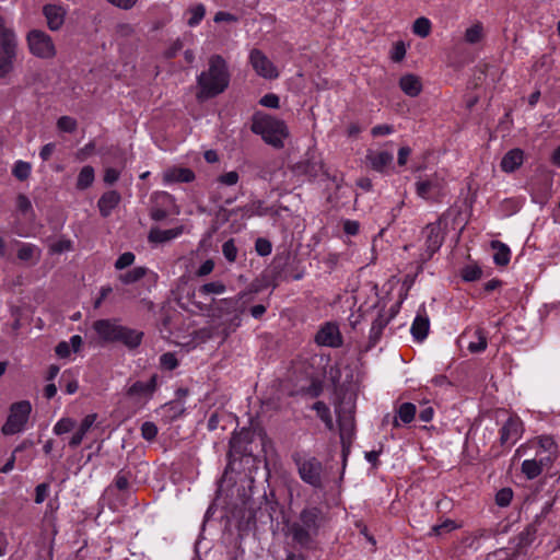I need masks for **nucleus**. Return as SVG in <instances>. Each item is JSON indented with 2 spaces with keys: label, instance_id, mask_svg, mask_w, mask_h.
Segmentation results:
<instances>
[{
  "label": "nucleus",
  "instance_id": "obj_1",
  "mask_svg": "<svg viewBox=\"0 0 560 560\" xmlns=\"http://www.w3.org/2000/svg\"><path fill=\"white\" fill-rule=\"evenodd\" d=\"M230 83V72L226 61L220 55H212L209 59L208 70L197 77L198 91L196 98L199 102L207 101L223 93Z\"/></svg>",
  "mask_w": 560,
  "mask_h": 560
},
{
  "label": "nucleus",
  "instance_id": "obj_2",
  "mask_svg": "<svg viewBox=\"0 0 560 560\" xmlns=\"http://www.w3.org/2000/svg\"><path fill=\"white\" fill-rule=\"evenodd\" d=\"M326 522L327 516L320 508L305 506L298 518L288 525V533L296 545L310 548Z\"/></svg>",
  "mask_w": 560,
  "mask_h": 560
},
{
  "label": "nucleus",
  "instance_id": "obj_3",
  "mask_svg": "<svg viewBox=\"0 0 560 560\" xmlns=\"http://www.w3.org/2000/svg\"><path fill=\"white\" fill-rule=\"evenodd\" d=\"M252 131L261 136L262 140L276 149L284 147V139L289 137L285 122L270 115H257L253 119Z\"/></svg>",
  "mask_w": 560,
  "mask_h": 560
},
{
  "label": "nucleus",
  "instance_id": "obj_4",
  "mask_svg": "<svg viewBox=\"0 0 560 560\" xmlns=\"http://www.w3.org/2000/svg\"><path fill=\"white\" fill-rule=\"evenodd\" d=\"M292 460L296 466L300 478L314 489L324 488L325 471L319 459L314 456H306L300 452L292 454Z\"/></svg>",
  "mask_w": 560,
  "mask_h": 560
},
{
  "label": "nucleus",
  "instance_id": "obj_5",
  "mask_svg": "<svg viewBox=\"0 0 560 560\" xmlns=\"http://www.w3.org/2000/svg\"><path fill=\"white\" fill-rule=\"evenodd\" d=\"M245 294H238L235 298L219 300L215 304L214 315L218 317L230 316L228 326L223 329L224 337H228L241 325V315L245 311L243 298Z\"/></svg>",
  "mask_w": 560,
  "mask_h": 560
},
{
  "label": "nucleus",
  "instance_id": "obj_6",
  "mask_svg": "<svg viewBox=\"0 0 560 560\" xmlns=\"http://www.w3.org/2000/svg\"><path fill=\"white\" fill-rule=\"evenodd\" d=\"M31 411L32 405L28 400H21L12 404L8 419L2 425V433L4 435H13L21 432L30 418Z\"/></svg>",
  "mask_w": 560,
  "mask_h": 560
},
{
  "label": "nucleus",
  "instance_id": "obj_7",
  "mask_svg": "<svg viewBox=\"0 0 560 560\" xmlns=\"http://www.w3.org/2000/svg\"><path fill=\"white\" fill-rule=\"evenodd\" d=\"M26 42L31 54L37 58L52 59L57 54L52 38L43 31H30L26 36Z\"/></svg>",
  "mask_w": 560,
  "mask_h": 560
},
{
  "label": "nucleus",
  "instance_id": "obj_8",
  "mask_svg": "<svg viewBox=\"0 0 560 560\" xmlns=\"http://www.w3.org/2000/svg\"><path fill=\"white\" fill-rule=\"evenodd\" d=\"M18 56V38L15 33L4 32L0 43V78H7L14 69Z\"/></svg>",
  "mask_w": 560,
  "mask_h": 560
},
{
  "label": "nucleus",
  "instance_id": "obj_9",
  "mask_svg": "<svg viewBox=\"0 0 560 560\" xmlns=\"http://www.w3.org/2000/svg\"><path fill=\"white\" fill-rule=\"evenodd\" d=\"M293 170L295 173L306 175L311 178H315L319 173H322L326 178L330 179L335 184L337 189L341 186L342 177L336 172L330 174L329 171L325 168L322 160L314 154L308 155L303 161L296 163Z\"/></svg>",
  "mask_w": 560,
  "mask_h": 560
},
{
  "label": "nucleus",
  "instance_id": "obj_10",
  "mask_svg": "<svg viewBox=\"0 0 560 560\" xmlns=\"http://www.w3.org/2000/svg\"><path fill=\"white\" fill-rule=\"evenodd\" d=\"M416 192L425 200L440 201L445 195V180L438 174L431 175L416 183Z\"/></svg>",
  "mask_w": 560,
  "mask_h": 560
},
{
  "label": "nucleus",
  "instance_id": "obj_11",
  "mask_svg": "<svg viewBox=\"0 0 560 560\" xmlns=\"http://www.w3.org/2000/svg\"><path fill=\"white\" fill-rule=\"evenodd\" d=\"M336 415L339 424L340 440L345 448L347 443H351L354 431L353 407L340 404L336 407Z\"/></svg>",
  "mask_w": 560,
  "mask_h": 560
},
{
  "label": "nucleus",
  "instance_id": "obj_12",
  "mask_svg": "<svg viewBox=\"0 0 560 560\" xmlns=\"http://www.w3.org/2000/svg\"><path fill=\"white\" fill-rule=\"evenodd\" d=\"M422 234L425 238V252L424 255H422V259L429 260L440 249L444 241L440 221L427 224L422 231Z\"/></svg>",
  "mask_w": 560,
  "mask_h": 560
},
{
  "label": "nucleus",
  "instance_id": "obj_13",
  "mask_svg": "<svg viewBox=\"0 0 560 560\" xmlns=\"http://www.w3.org/2000/svg\"><path fill=\"white\" fill-rule=\"evenodd\" d=\"M249 62L254 68L255 72L265 79H276L279 73L275 65L269 58L259 49L254 48L249 54Z\"/></svg>",
  "mask_w": 560,
  "mask_h": 560
},
{
  "label": "nucleus",
  "instance_id": "obj_14",
  "mask_svg": "<svg viewBox=\"0 0 560 560\" xmlns=\"http://www.w3.org/2000/svg\"><path fill=\"white\" fill-rule=\"evenodd\" d=\"M527 447H537L536 451L541 453L544 457H550V462H555L558 457V446L553 439L548 435H541L533 441H530L527 445H521L516 452L515 456H522L525 454Z\"/></svg>",
  "mask_w": 560,
  "mask_h": 560
},
{
  "label": "nucleus",
  "instance_id": "obj_15",
  "mask_svg": "<svg viewBox=\"0 0 560 560\" xmlns=\"http://www.w3.org/2000/svg\"><path fill=\"white\" fill-rule=\"evenodd\" d=\"M315 342L323 347H341L343 339L338 325L331 322H327L322 325L315 335Z\"/></svg>",
  "mask_w": 560,
  "mask_h": 560
},
{
  "label": "nucleus",
  "instance_id": "obj_16",
  "mask_svg": "<svg viewBox=\"0 0 560 560\" xmlns=\"http://www.w3.org/2000/svg\"><path fill=\"white\" fill-rule=\"evenodd\" d=\"M523 423L518 418L510 417L500 429V446L511 447L522 436Z\"/></svg>",
  "mask_w": 560,
  "mask_h": 560
},
{
  "label": "nucleus",
  "instance_id": "obj_17",
  "mask_svg": "<svg viewBox=\"0 0 560 560\" xmlns=\"http://www.w3.org/2000/svg\"><path fill=\"white\" fill-rule=\"evenodd\" d=\"M551 465L552 462H550V457H544L539 451H536L534 458L525 459L522 463L521 471L527 479L532 480L537 478L545 468H549Z\"/></svg>",
  "mask_w": 560,
  "mask_h": 560
},
{
  "label": "nucleus",
  "instance_id": "obj_18",
  "mask_svg": "<svg viewBox=\"0 0 560 560\" xmlns=\"http://www.w3.org/2000/svg\"><path fill=\"white\" fill-rule=\"evenodd\" d=\"M120 326L118 319H97L93 323V329L104 342H115Z\"/></svg>",
  "mask_w": 560,
  "mask_h": 560
},
{
  "label": "nucleus",
  "instance_id": "obj_19",
  "mask_svg": "<svg viewBox=\"0 0 560 560\" xmlns=\"http://www.w3.org/2000/svg\"><path fill=\"white\" fill-rule=\"evenodd\" d=\"M143 336V331L121 325L115 342H121L129 350H133L141 345Z\"/></svg>",
  "mask_w": 560,
  "mask_h": 560
},
{
  "label": "nucleus",
  "instance_id": "obj_20",
  "mask_svg": "<svg viewBox=\"0 0 560 560\" xmlns=\"http://www.w3.org/2000/svg\"><path fill=\"white\" fill-rule=\"evenodd\" d=\"M230 215L241 214L242 219H249L252 217H264L269 213V208L264 206L261 200H252L248 203L232 209L229 211Z\"/></svg>",
  "mask_w": 560,
  "mask_h": 560
},
{
  "label": "nucleus",
  "instance_id": "obj_21",
  "mask_svg": "<svg viewBox=\"0 0 560 560\" xmlns=\"http://www.w3.org/2000/svg\"><path fill=\"white\" fill-rule=\"evenodd\" d=\"M195 179V173L186 167H171L163 173V180L166 184L190 183Z\"/></svg>",
  "mask_w": 560,
  "mask_h": 560
},
{
  "label": "nucleus",
  "instance_id": "obj_22",
  "mask_svg": "<svg viewBox=\"0 0 560 560\" xmlns=\"http://www.w3.org/2000/svg\"><path fill=\"white\" fill-rule=\"evenodd\" d=\"M121 197L118 191L109 190L104 192L97 201L100 213L107 218L112 211L119 205Z\"/></svg>",
  "mask_w": 560,
  "mask_h": 560
},
{
  "label": "nucleus",
  "instance_id": "obj_23",
  "mask_svg": "<svg viewBox=\"0 0 560 560\" xmlns=\"http://www.w3.org/2000/svg\"><path fill=\"white\" fill-rule=\"evenodd\" d=\"M184 232V226L179 225L170 230H161L159 228H153L150 230L148 240L150 243H166L170 242Z\"/></svg>",
  "mask_w": 560,
  "mask_h": 560
},
{
  "label": "nucleus",
  "instance_id": "obj_24",
  "mask_svg": "<svg viewBox=\"0 0 560 560\" xmlns=\"http://www.w3.org/2000/svg\"><path fill=\"white\" fill-rule=\"evenodd\" d=\"M399 88L406 95L417 97L422 92V82L418 75L408 73L399 79Z\"/></svg>",
  "mask_w": 560,
  "mask_h": 560
},
{
  "label": "nucleus",
  "instance_id": "obj_25",
  "mask_svg": "<svg viewBox=\"0 0 560 560\" xmlns=\"http://www.w3.org/2000/svg\"><path fill=\"white\" fill-rule=\"evenodd\" d=\"M430 328V320L424 310L420 311L411 325V335L417 341L427 338Z\"/></svg>",
  "mask_w": 560,
  "mask_h": 560
},
{
  "label": "nucleus",
  "instance_id": "obj_26",
  "mask_svg": "<svg viewBox=\"0 0 560 560\" xmlns=\"http://www.w3.org/2000/svg\"><path fill=\"white\" fill-rule=\"evenodd\" d=\"M44 15L47 19V25L51 31H58L65 21V11L57 5L47 4L44 7Z\"/></svg>",
  "mask_w": 560,
  "mask_h": 560
},
{
  "label": "nucleus",
  "instance_id": "obj_27",
  "mask_svg": "<svg viewBox=\"0 0 560 560\" xmlns=\"http://www.w3.org/2000/svg\"><path fill=\"white\" fill-rule=\"evenodd\" d=\"M97 419L96 413H90L84 417V419L81 421L79 429L77 432L71 436L69 441V446L71 448H77L83 441V438L85 434L90 431L92 425Z\"/></svg>",
  "mask_w": 560,
  "mask_h": 560
},
{
  "label": "nucleus",
  "instance_id": "obj_28",
  "mask_svg": "<svg viewBox=\"0 0 560 560\" xmlns=\"http://www.w3.org/2000/svg\"><path fill=\"white\" fill-rule=\"evenodd\" d=\"M158 375L153 374L148 382L138 381L133 383L127 394L129 396H151L156 389Z\"/></svg>",
  "mask_w": 560,
  "mask_h": 560
},
{
  "label": "nucleus",
  "instance_id": "obj_29",
  "mask_svg": "<svg viewBox=\"0 0 560 560\" xmlns=\"http://www.w3.org/2000/svg\"><path fill=\"white\" fill-rule=\"evenodd\" d=\"M524 160V152L521 149H512L501 160V168L511 173L517 170Z\"/></svg>",
  "mask_w": 560,
  "mask_h": 560
},
{
  "label": "nucleus",
  "instance_id": "obj_30",
  "mask_svg": "<svg viewBox=\"0 0 560 560\" xmlns=\"http://www.w3.org/2000/svg\"><path fill=\"white\" fill-rule=\"evenodd\" d=\"M393 154L386 151L371 152L366 155L370 166L377 172H383L393 162Z\"/></svg>",
  "mask_w": 560,
  "mask_h": 560
},
{
  "label": "nucleus",
  "instance_id": "obj_31",
  "mask_svg": "<svg viewBox=\"0 0 560 560\" xmlns=\"http://www.w3.org/2000/svg\"><path fill=\"white\" fill-rule=\"evenodd\" d=\"M396 417L394 418L393 425L395 428H398L400 425L399 421H401L405 424L410 423L417 413L416 405L411 402H404L401 404L396 411Z\"/></svg>",
  "mask_w": 560,
  "mask_h": 560
},
{
  "label": "nucleus",
  "instance_id": "obj_32",
  "mask_svg": "<svg viewBox=\"0 0 560 560\" xmlns=\"http://www.w3.org/2000/svg\"><path fill=\"white\" fill-rule=\"evenodd\" d=\"M390 320V316H386L385 314H378L377 317L373 320L371 329H370V343L371 346H375L380 340L384 328L388 325Z\"/></svg>",
  "mask_w": 560,
  "mask_h": 560
},
{
  "label": "nucleus",
  "instance_id": "obj_33",
  "mask_svg": "<svg viewBox=\"0 0 560 560\" xmlns=\"http://www.w3.org/2000/svg\"><path fill=\"white\" fill-rule=\"evenodd\" d=\"M494 249L493 260L498 266H506L510 261L511 252L510 248L501 243L500 241H493L491 243Z\"/></svg>",
  "mask_w": 560,
  "mask_h": 560
},
{
  "label": "nucleus",
  "instance_id": "obj_34",
  "mask_svg": "<svg viewBox=\"0 0 560 560\" xmlns=\"http://www.w3.org/2000/svg\"><path fill=\"white\" fill-rule=\"evenodd\" d=\"M148 273V268L145 267H135L133 269L119 275L118 279L124 284H131L135 282L140 281L143 277H145Z\"/></svg>",
  "mask_w": 560,
  "mask_h": 560
},
{
  "label": "nucleus",
  "instance_id": "obj_35",
  "mask_svg": "<svg viewBox=\"0 0 560 560\" xmlns=\"http://www.w3.org/2000/svg\"><path fill=\"white\" fill-rule=\"evenodd\" d=\"M94 182V168L90 165L82 167L78 175L77 188L84 190L89 188Z\"/></svg>",
  "mask_w": 560,
  "mask_h": 560
},
{
  "label": "nucleus",
  "instance_id": "obj_36",
  "mask_svg": "<svg viewBox=\"0 0 560 560\" xmlns=\"http://www.w3.org/2000/svg\"><path fill=\"white\" fill-rule=\"evenodd\" d=\"M536 527L534 524L528 525L517 537V550L528 547L536 538Z\"/></svg>",
  "mask_w": 560,
  "mask_h": 560
},
{
  "label": "nucleus",
  "instance_id": "obj_37",
  "mask_svg": "<svg viewBox=\"0 0 560 560\" xmlns=\"http://www.w3.org/2000/svg\"><path fill=\"white\" fill-rule=\"evenodd\" d=\"M483 37V26L480 22L475 23L465 32V40L468 44H477Z\"/></svg>",
  "mask_w": 560,
  "mask_h": 560
},
{
  "label": "nucleus",
  "instance_id": "obj_38",
  "mask_svg": "<svg viewBox=\"0 0 560 560\" xmlns=\"http://www.w3.org/2000/svg\"><path fill=\"white\" fill-rule=\"evenodd\" d=\"M225 290H226V287L223 282L213 281V282L202 284L198 289V292L202 295H209V294H222L225 292Z\"/></svg>",
  "mask_w": 560,
  "mask_h": 560
},
{
  "label": "nucleus",
  "instance_id": "obj_39",
  "mask_svg": "<svg viewBox=\"0 0 560 560\" xmlns=\"http://www.w3.org/2000/svg\"><path fill=\"white\" fill-rule=\"evenodd\" d=\"M475 336L477 337V341L469 342L468 349L472 353L481 352L487 348V337L481 329H477Z\"/></svg>",
  "mask_w": 560,
  "mask_h": 560
},
{
  "label": "nucleus",
  "instance_id": "obj_40",
  "mask_svg": "<svg viewBox=\"0 0 560 560\" xmlns=\"http://www.w3.org/2000/svg\"><path fill=\"white\" fill-rule=\"evenodd\" d=\"M31 164L23 161H18L14 164V167L12 170V174L19 179V180H25L30 177L31 174Z\"/></svg>",
  "mask_w": 560,
  "mask_h": 560
},
{
  "label": "nucleus",
  "instance_id": "obj_41",
  "mask_svg": "<svg viewBox=\"0 0 560 560\" xmlns=\"http://www.w3.org/2000/svg\"><path fill=\"white\" fill-rule=\"evenodd\" d=\"M460 275L465 281H476L480 279L482 270L477 265H467L462 269Z\"/></svg>",
  "mask_w": 560,
  "mask_h": 560
},
{
  "label": "nucleus",
  "instance_id": "obj_42",
  "mask_svg": "<svg viewBox=\"0 0 560 560\" xmlns=\"http://www.w3.org/2000/svg\"><path fill=\"white\" fill-rule=\"evenodd\" d=\"M75 420L71 418H61L54 427V433L56 435H62L72 431L75 428Z\"/></svg>",
  "mask_w": 560,
  "mask_h": 560
},
{
  "label": "nucleus",
  "instance_id": "obj_43",
  "mask_svg": "<svg viewBox=\"0 0 560 560\" xmlns=\"http://www.w3.org/2000/svg\"><path fill=\"white\" fill-rule=\"evenodd\" d=\"M413 33L420 37H427L431 32V23L427 18H419L413 23Z\"/></svg>",
  "mask_w": 560,
  "mask_h": 560
},
{
  "label": "nucleus",
  "instance_id": "obj_44",
  "mask_svg": "<svg viewBox=\"0 0 560 560\" xmlns=\"http://www.w3.org/2000/svg\"><path fill=\"white\" fill-rule=\"evenodd\" d=\"M78 122L70 116H61L57 120V128L63 132H73L77 130Z\"/></svg>",
  "mask_w": 560,
  "mask_h": 560
},
{
  "label": "nucleus",
  "instance_id": "obj_45",
  "mask_svg": "<svg viewBox=\"0 0 560 560\" xmlns=\"http://www.w3.org/2000/svg\"><path fill=\"white\" fill-rule=\"evenodd\" d=\"M512 499H513V491L511 488H502L495 494V503L501 508L509 506Z\"/></svg>",
  "mask_w": 560,
  "mask_h": 560
},
{
  "label": "nucleus",
  "instance_id": "obj_46",
  "mask_svg": "<svg viewBox=\"0 0 560 560\" xmlns=\"http://www.w3.org/2000/svg\"><path fill=\"white\" fill-rule=\"evenodd\" d=\"M190 18L188 19V25L195 26L200 23L203 19L206 9L202 4H198L189 10Z\"/></svg>",
  "mask_w": 560,
  "mask_h": 560
},
{
  "label": "nucleus",
  "instance_id": "obj_47",
  "mask_svg": "<svg viewBox=\"0 0 560 560\" xmlns=\"http://www.w3.org/2000/svg\"><path fill=\"white\" fill-rule=\"evenodd\" d=\"M160 364L163 369L172 371L178 366V360L173 352H166L161 355Z\"/></svg>",
  "mask_w": 560,
  "mask_h": 560
},
{
  "label": "nucleus",
  "instance_id": "obj_48",
  "mask_svg": "<svg viewBox=\"0 0 560 560\" xmlns=\"http://www.w3.org/2000/svg\"><path fill=\"white\" fill-rule=\"evenodd\" d=\"M222 253H223L224 257L226 258V260H229L230 262L235 261V259L237 257V248L232 238L224 242V244L222 246Z\"/></svg>",
  "mask_w": 560,
  "mask_h": 560
},
{
  "label": "nucleus",
  "instance_id": "obj_49",
  "mask_svg": "<svg viewBox=\"0 0 560 560\" xmlns=\"http://www.w3.org/2000/svg\"><path fill=\"white\" fill-rule=\"evenodd\" d=\"M158 432V427L153 422L147 421L141 427V435L147 441H153Z\"/></svg>",
  "mask_w": 560,
  "mask_h": 560
},
{
  "label": "nucleus",
  "instance_id": "obj_50",
  "mask_svg": "<svg viewBox=\"0 0 560 560\" xmlns=\"http://www.w3.org/2000/svg\"><path fill=\"white\" fill-rule=\"evenodd\" d=\"M136 256L131 252H126L121 254L118 259L115 261V268L118 270H122L133 264Z\"/></svg>",
  "mask_w": 560,
  "mask_h": 560
},
{
  "label": "nucleus",
  "instance_id": "obj_51",
  "mask_svg": "<svg viewBox=\"0 0 560 560\" xmlns=\"http://www.w3.org/2000/svg\"><path fill=\"white\" fill-rule=\"evenodd\" d=\"M255 249L259 256H268L271 254L272 245L267 238L259 237L255 242Z\"/></svg>",
  "mask_w": 560,
  "mask_h": 560
},
{
  "label": "nucleus",
  "instance_id": "obj_52",
  "mask_svg": "<svg viewBox=\"0 0 560 560\" xmlns=\"http://www.w3.org/2000/svg\"><path fill=\"white\" fill-rule=\"evenodd\" d=\"M36 250V246L32 244H23L18 252V257L23 261H30L33 259Z\"/></svg>",
  "mask_w": 560,
  "mask_h": 560
},
{
  "label": "nucleus",
  "instance_id": "obj_53",
  "mask_svg": "<svg viewBox=\"0 0 560 560\" xmlns=\"http://www.w3.org/2000/svg\"><path fill=\"white\" fill-rule=\"evenodd\" d=\"M217 180L225 186H234L238 183L240 175L236 171H231L220 175Z\"/></svg>",
  "mask_w": 560,
  "mask_h": 560
},
{
  "label": "nucleus",
  "instance_id": "obj_54",
  "mask_svg": "<svg viewBox=\"0 0 560 560\" xmlns=\"http://www.w3.org/2000/svg\"><path fill=\"white\" fill-rule=\"evenodd\" d=\"M49 485L46 482L39 483L35 488V503H43L48 497Z\"/></svg>",
  "mask_w": 560,
  "mask_h": 560
},
{
  "label": "nucleus",
  "instance_id": "obj_55",
  "mask_svg": "<svg viewBox=\"0 0 560 560\" xmlns=\"http://www.w3.org/2000/svg\"><path fill=\"white\" fill-rule=\"evenodd\" d=\"M456 528V525L453 521L451 520H447L445 522H443L442 524L440 525H434L432 527V534L435 535V536H439L443 533H446V532H451L453 529Z\"/></svg>",
  "mask_w": 560,
  "mask_h": 560
},
{
  "label": "nucleus",
  "instance_id": "obj_56",
  "mask_svg": "<svg viewBox=\"0 0 560 560\" xmlns=\"http://www.w3.org/2000/svg\"><path fill=\"white\" fill-rule=\"evenodd\" d=\"M405 55H406L405 44L402 42H397L394 45V48H393V51L390 55L392 60L395 62H399L405 58Z\"/></svg>",
  "mask_w": 560,
  "mask_h": 560
},
{
  "label": "nucleus",
  "instance_id": "obj_57",
  "mask_svg": "<svg viewBox=\"0 0 560 560\" xmlns=\"http://www.w3.org/2000/svg\"><path fill=\"white\" fill-rule=\"evenodd\" d=\"M16 207L19 209V211H21L22 213H26L28 211H32V203L28 199L27 196H25L24 194H19L18 197H16Z\"/></svg>",
  "mask_w": 560,
  "mask_h": 560
},
{
  "label": "nucleus",
  "instance_id": "obj_58",
  "mask_svg": "<svg viewBox=\"0 0 560 560\" xmlns=\"http://www.w3.org/2000/svg\"><path fill=\"white\" fill-rule=\"evenodd\" d=\"M313 409L316 411V413L320 420H325L326 418H328V416L331 415L328 406L324 401H320V400L316 401L313 405Z\"/></svg>",
  "mask_w": 560,
  "mask_h": 560
},
{
  "label": "nucleus",
  "instance_id": "obj_59",
  "mask_svg": "<svg viewBox=\"0 0 560 560\" xmlns=\"http://www.w3.org/2000/svg\"><path fill=\"white\" fill-rule=\"evenodd\" d=\"M394 132V127L392 125H377L372 128L371 135L373 137L387 136Z\"/></svg>",
  "mask_w": 560,
  "mask_h": 560
},
{
  "label": "nucleus",
  "instance_id": "obj_60",
  "mask_svg": "<svg viewBox=\"0 0 560 560\" xmlns=\"http://www.w3.org/2000/svg\"><path fill=\"white\" fill-rule=\"evenodd\" d=\"M259 103L266 107L278 108L279 107V97L276 94L269 93V94L264 95Z\"/></svg>",
  "mask_w": 560,
  "mask_h": 560
},
{
  "label": "nucleus",
  "instance_id": "obj_61",
  "mask_svg": "<svg viewBox=\"0 0 560 560\" xmlns=\"http://www.w3.org/2000/svg\"><path fill=\"white\" fill-rule=\"evenodd\" d=\"M214 269V261L212 259H207L201 264V266L196 271L197 277H206L211 273Z\"/></svg>",
  "mask_w": 560,
  "mask_h": 560
},
{
  "label": "nucleus",
  "instance_id": "obj_62",
  "mask_svg": "<svg viewBox=\"0 0 560 560\" xmlns=\"http://www.w3.org/2000/svg\"><path fill=\"white\" fill-rule=\"evenodd\" d=\"M115 486L118 490H127L129 487V477L127 474L120 471L115 478Z\"/></svg>",
  "mask_w": 560,
  "mask_h": 560
},
{
  "label": "nucleus",
  "instance_id": "obj_63",
  "mask_svg": "<svg viewBox=\"0 0 560 560\" xmlns=\"http://www.w3.org/2000/svg\"><path fill=\"white\" fill-rule=\"evenodd\" d=\"M360 224L358 221L346 220L343 222V231L348 235H357L359 233Z\"/></svg>",
  "mask_w": 560,
  "mask_h": 560
},
{
  "label": "nucleus",
  "instance_id": "obj_64",
  "mask_svg": "<svg viewBox=\"0 0 560 560\" xmlns=\"http://www.w3.org/2000/svg\"><path fill=\"white\" fill-rule=\"evenodd\" d=\"M120 176V173L115 170V168H106L105 170V174H104V182L107 184V185H113L114 183H116L118 180Z\"/></svg>",
  "mask_w": 560,
  "mask_h": 560
}]
</instances>
